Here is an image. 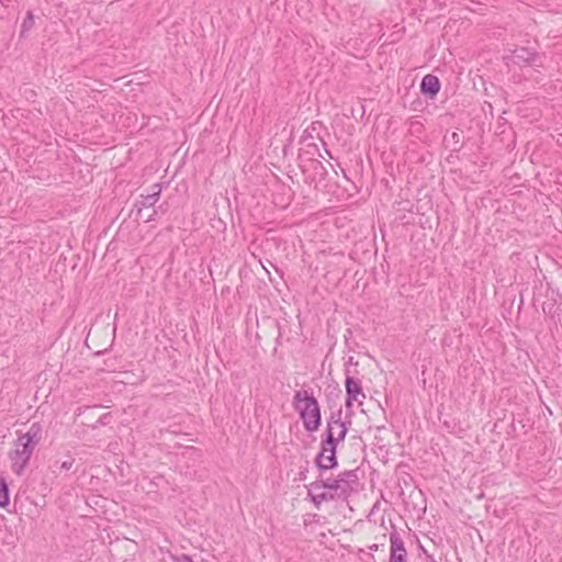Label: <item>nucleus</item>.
I'll return each mask as SVG.
<instances>
[{
	"label": "nucleus",
	"instance_id": "20",
	"mask_svg": "<svg viewBox=\"0 0 562 562\" xmlns=\"http://www.w3.org/2000/svg\"><path fill=\"white\" fill-rule=\"evenodd\" d=\"M369 549H370L371 551H378L379 546H378V544H372V546H370V547H369Z\"/></svg>",
	"mask_w": 562,
	"mask_h": 562
},
{
	"label": "nucleus",
	"instance_id": "8",
	"mask_svg": "<svg viewBox=\"0 0 562 562\" xmlns=\"http://www.w3.org/2000/svg\"><path fill=\"white\" fill-rule=\"evenodd\" d=\"M440 87L441 85L439 78L435 75L428 74L422 79L420 92L422 94L432 99L440 91Z\"/></svg>",
	"mask_w": 562,
	"mask_h": 562
},
{
	"label": "nucleus",
	"instance_id": "12",
	"mask_svg": "<svg viewBox=\"0 0 562 562\" xmlns=\"http://www.w3.org/2000/svg\"><path fill=\"white\" fill-rule=\"evenodd\" d=\"M35 20L34 14L32 11H27L25 19L22 22L21 25V33L20 36H25L34 26Z\"/></svg>",
	"mask_w": 562,
	"mask_h": 562
},
{
	"label": "nucleus",
	"instance_id": "18",
	"mask_svg": "<svg viewBox=\"0 0 562 562\" xmlns=\"http://www.w3.org/2000/svg\"><path fill=\"white\" fill-rule=\"evenodd\" d=\"M306 473H307V469H305L304 471H301L299 473L300 480H302V481L306 480Z\"/></svg>",
	"mask_w": 562,
	"mask_h": 562
},
{
	"label": "nucleus",
	"instance_id": "5",
	"mask_svg": "<svg viewBox=\"0 0 562 562\" xmlns=\"http://www.w3.org/2000/svg\"><path fill=\"white\" fill-rule=\"evenodd\" d=\"M510 55L505 59L519 67L542 68L544 66V54L526 46H515L509 50Z\"/></svg>",
	"mask_w": 562,
	"mask_h": 562
},
{
	"label": "nucleus",
	"instance_id": "11",
	"mask_svg": "<svg viewBox=\"0 0 562 562\" xmlns=\"http://www.w3.org/2000/svg\"><path fill=\"white\" fill-rule=\"evenodd\" d=\"M10 503L9 486L3 477H0V507L4 508Z\"/></svg>",
	"mask_w": 562,
	"mask_h": 562
},
{
	"label": "nucleus",
	"instance_id": "10",
	"mask_svg": "<svg viewBox=\"0 0 562 562\" xmlns=\"http://www.w3.org/2000/svg\"><path fill=\"white\" fill-rule=\"evenodd\" d=\"M315 481L306 485L307 488V496L312 501V503L315 505V507H319L322 503L324 502H330L334 501V496L329 493L328 490L325 488H314Z\"/></svg>",
	"mask_w": 562,
	"mask_h": 562
},
{
	"label": "nucleus",
	"instance_id": "6",
	"mask_svg": "<svg viewBox=\"0 0 562 562\" xmlns=\"http://www.w3.org/2000/svg\"><path fill=\"white\" fill-rule=\"evenodd\" d=\"M346 380H345V387H346V407H351L353 401H358L359 404H361V401H359V396H362V398L366 397L362 385L360 380L353 378L350 375L349 369L346 370Z\"/></svg>",
	"mask_w": 562,
	"mask_h": 562
},
{
	"label": "nucleus",
	"instance_id": "15",
	"mask_svg": "<svg viewBox=\"0 0 562 562\" xmlns=\"http://www.w3.org/2000/svg\"><path fill=\"white\" fill-rule=\"evenodd\" d=\"M554 306H555L554 303L543 304L542 305V311H543L544 314H551L552 310L554 308Z\"/></svg>",
	"mask_w": 562,
	"mask_h": 562
},
{
	"label": "nucleus",
	"instance_id": "16",
	"mask_svg": "<svg viewBox=\"0 0 562 562\" xmlns=\"http://www.w3.org/2000/svg\"><path fill=\"white\" fill-rule=\"evenodd\" d=\"M109 417L110 415L109 414H104L102 415L99 420H98V424L100 425H106L109 423Z\"/></svg>",
	"mask_w": 562,
	"mask_h": 562
},
{
	"label": "nucleus",
	"instance_id": "17",
	"mask_svg": "<svg viewBox=\"0 0 562 562\" xmlns=\"http://www.w3.org/2000/svg\"><path fill=\"white\" fill-rule=\"evenodd\" d=\"M157 214V210H153L151 214H148L146 218H144V222L149 223L155 220V216Z\"/></svg>",
	"mask_w": 562,
	"mask_h": 562
},
{
	"label": "nucleus",
	"instance_id": "7",
	"mask_svg": "<svg viewBox=\"0 0 562 562\" xmlns=\"http://www.w3.org/2000/svg\"><path fill=\"white\" fill-rule=\"evenodd\" d=\"M390 541H391V554H390V562H407V552L404 547V541L402 540L398 532L393 531L390 535Z\"/></svg>",
	"mask_w": 562,
	"mask_h": 562
},
{
	"label": "nucleus",
	"instance_id": "19",
	"mask_svg": "<svg viewBox=\"0 0 562 562\" xmlns=\"http://www.w3.org/2000/svg\"><path fill=\"white\" fill-rule=\"evenodd\" d=\"M315 164H316V168L318 167L322 169L323 172H326L325 167L322 165V162L315 161Z\"/></svg>",
	"mask_w": 562,
	"mask_h": 562
},
{
	"label": "nucleus",
	"instance_id": "1",
	"mask_svg": "<svg viewBox=\"0 0 562 562\" xmlns=\"http://www.w3.org/2000/svg\"><path fill=\"white\" fill-rule=\"evenodd\" d=\"M348 428L341 420V409L331 413L327 419L324 438L321 441V451L314 459L318 471H328L338 467L337 446L347 435Z\"/></svg>",
	"mask_w": 562,
	"mask_h": 562
},
{
	"label": "nucleus",
	"instance_id": "9",
	"mask_svg": "<svg viewBox=\"0 0 562 562\" xmlns=\"http://www.w3.org/2000/svg\"><path fill=\"white\" fill-rule=\"evenodd\" d=\"M161 192V187L159 183L153 186V192L148 193L146 196H142V200L137 201L134 207L137 211V216L142 217V212L144 209H149L155 205L158 201Z\"/></svg>",
	"mask_w": 562,
	"mask_h": 562
},
{
	"label": "nucleus",
	"instance_id": "2",
	"mask_svg": "<svg viewBox=\"0 0 562 562\" xmlns=\"http://www.w3.org/2000/svg\"><path fill=\"white\" fill-rule=\"evenodd\" d=\"M18 438L14 441V449L9 452L12 471L21 475L26 468L35 447L42 439V427L38 423H33L26 432L18 431Z\"/></svg>",
	"mask_w": 562,
	"mask_h": 562
},
{
	"label": "nucleus",
	"instance_id": "21",
	"mask_svg": "<svg viewBox=\"0 0 562 562\" xmlns=\"http://www.w3.org/2000/svg\"><path fill=\"white\" fill-rule=\"evenodd\" d=\"M280 337H281V333L279 331V334H278V338H277V344H278V345L280 344Z\"/></svg>",
	"mask_w": 562,
	"mask_h": 562
},
{
	"label": "nucleus",
	"instance_id": "4",
	"mask_svg": "<svg viewBox=\"0 0 562 562\" xmlns=\"http://www.w3.org/2000/svg\"><path fill=\"white\" fill-rule=\"evenodd\" d=\"M293 408L299 413L304 428L310 431H316L322 423L321 407L316 397L306 390L295 392L292 402Z\"/></svg>",
	"mask_w": 562,
	"mask_h": 562
},
{
	"label": "nucleus",
	"instance_id": "3",
	"mask_svg": "<svg viewBox=\"0 0 562 562\" xmlns=\"http://www.w3.org/2000/svg\"><path fill=\"white\" fill-rule=\"evenodd\" d=\"M326 471H319L315 480L314 488H325L334 496V499H347L357 491L359 485L358 470H345L336 477L325 476Z\"/></svg>",
	"mask_w": 562,
	"mask_h": 562
},
{
	"label": "nucleus",
	"instance_id": "13",
	"mask_svg": "<svg viewBox=\"0 0 562 562\" xmlns=\"http://www.w3.org/2000/svg\"><path fill=\"white\" fill-rule=\"evenodd\" d=\"M172 559L175 562H193L192 558L188 554L172 557Z\"/></svg>",
	"mask_w": 562,
	"mask_h": 562
},
{
	"label": "nucleus",
	"instance_id": "14",
	"mask_svg": "<svg viewBox=\"0 0 562 562\" xmlns=\"http://www.w3.org/2000/svg\"><path fill=\"white\" fill-rule=\"evenodd\" d=\"M74 462L75 460L72 458H70L69 460H66L64 461L61 464H60V470H70L74 465Z\"/></svg>",
	"mask_w": 562,
	"mask_h": 562
}]
</instances>
